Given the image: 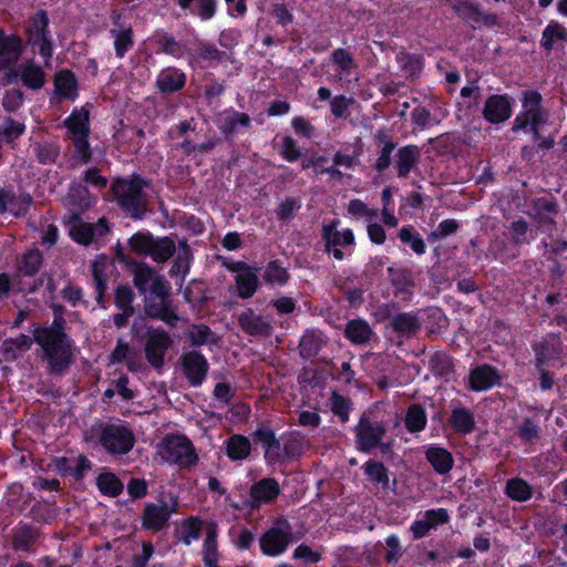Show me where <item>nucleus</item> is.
Segmentation results:
<instances>
[{
    "label": "nucleus",
    "instance_id": "nucleus-1",
    "mask_svg": "<svg viewBox=\"0 0 567 567\" xmlns=\"http://www.w3.org/2000/svg\"><path fill=\"white\" fill-rule=\"evenodd\" d=\"M33 337L52 371L61 372L70 365L73 355L72 346L60 326L37 328Z\"/></svg>",
    "mask_w": 567,
    "mask_h": 567
},
{
    "label": "nucleus",
    "instance_id": "nucleus-2",
    "mask_svg": "<svg viewBox=\"0 0 567 567\" xmlns=\"http://www.w3.org/2000/svg\"><path fill=\"white\" fill-rule=\"evenodd\" d=\"M156 454L168 464L181 468L194 467L198 455L192 441L185 435L167 434L156 446Z\"/></svg>",
    "mask_w": 567,
    "mask_h": 567
},
{
    "label": "nucleus",
    "instance_id": "nucleus-3",
    "mask_svg": "<svg viewBox=\"0 0 567 567\" xmlns=\"http://www.w3.org/2000/svg\"><path fill=\"white\" fill-rule=\"evenodd\" d=\"M299 537H295L290 523L285 517L277 518L259 538L260 550L269 557H277L286 553L289 545Z\"/></svg>",
    "mask_w": 567,
    "mask_h": 567
},
{
    "label": "nucleus",
    "instance_id": "nucleus-4",
    "mask_svg": "<svg viewBox=\"0 0 567 567\" xmlns=\"http://www.w3.org/2000/svg\"><path fill=\"white\" fill-rule=\"evenodd\" d=\"M128 245L133 252L150 256L155 262L167 261L175 252V243L169 237H153L150 234L133 235Z\"/></svg>",
    "mask_w": 567,
    "mask_h": 567
},
{
    "label": "nucleus",
    "instance_id": "nucleus-5",
    "mask_svg": "<svg viewBox=\"0 0 567 567\" xmlns=\"http://www.w3.org/2000/svg\"><path fill=\"white\" fill-rule=\"evenodd\" d=\"M386 432V424L372 414H363L355 427L357 446L360 451L369 453L380 447L383 453L390 450V444L382 443Z\"/></svg>",
    "mask_w": 567,
    "mask_h": 567
},
{
    "label": "nucleus",
    "instance_id": "nucleus-6",
    "mask_svg": "<svg viewBox=\"0 0 567 567\" xmlns=\"http://www.w3.org/2000/svg\"><path fill=\"white\" fill-rule=\"evenodd\" d=\"M146 183L143 179L134 177L132 179L117 181L113 184L112 190L121 207L134 217H137L146 204L143 192Z\"/></svg>",
    "mask_w": 567,
    "mask_h": 567
},
{
    "label": "nucleus",
    "instance_id": "nucleus-7",
    "mask_svg": "<svg viewBox=\"0 0 567 567\" xmlns=\"http://www.w3.org/2000/svg\"><path fill=\"white\" fill-rule=\"evenodd\" d=\"M65 126L75 147L76 157L81 163H87L91 158L90 146L87 142L89 111L84 107L74 110L65 120Z\"/></svg>",
    "mask_w": 567,
    "mask_h": 567
},
{
    "label": "nucleus",
    "instance_id": "nucleus-8",
    "mask_svg": "<svg viewBox=\"0 0 567 567\" xmlns=\"http://www.w3.org/2000/svg\"><path fill=\"white\" fill-rule=\"evenodd\" d=\"M169 284L161 290H155L144 297L145 312L151 318L159 319L166 324L176 326L179 317L176 315V307L169 296Z\"/></svg>",
    "mask_w": 567,
    "mask_h": 567
},
{
    "label": "nucleus",
    "instance_id": "nucleus-9",
    "mask_svg": "<svg viewBox=\"0 0 567 567\" xmlns=\"http://www.w3.org/2000/svg\"><path fill=\"white\" fill-rule=\"evenodd\" d=\"M542 96L534 91L526 92L523 101V110L516 116L513 131L524 130L530 125L535 138L539 137V126L545 123V113L540 107Z\"/></svg>",
    "mask_w": 567,
    "mask_h": 567
},
{
    "label": "nucleus",
    "instance_id": "nucleus-10",
    "mask_svg": "<svg viewBox=\"0 0 567 567\" xmlns=\"http://www.w3.org/2000/svg\"><path fill=\"white\" fill-rule=\"evenodd\" d=\"M100 442L110 454L122 455L133 449L135 436L128 427L111 424L102 430Z\"/></svg>",
    "mask_w": 567,
    "mask_h": 567
},
{
    "label": "nucleus",
    "instance_id": "nucleus-11",
    "mask_svg": "<svg viewBox=\"0 0 567 567\" xmlns=\"http://www.w3.org/2000/svg\"><path fill=\"white\" fill-rule=\"evenodd\" d=\"M178 499L171 495L168 501L161 499L158 503H148L143 513V526L147 529L158 532L163 529L171 515L177 512Z\"/></svg>",
    "mask_w": 567,
    "mask_h": 567
},
{
    "label": "nucleus",
    "instance_id": "nucleus-12",
    "mask_svg": "<svg viewBox=\"0 0 567 567\" xmlns=\"http://www.w3.org/2000/svg\"><path fill=\"white\" fill-rule=\"evenodd\" d=\"M172 346V338L163 329L150 330L146 336L145 357L154 368L164 364L166 351Z\"/></svg>",
    "mask_w": 567,
    "mask_h": 567
},
{
    "label": "nucleus",
    "instance_id": "nucleus-13",
    "mask_svg": "<svg viewBox=\"0 0 567 567\" xmlns=\"http://www.w3.org/2000/svg\"><path fill=\"white\" fill-rule=\"evenodd\" d=\"M133 282L144 297L168 285L151 266L145 262L133 265Z\"/></svg>",
    "mask_w": 567,
    "mask_h": 567
},
{
    "label": "nucleus",
    "instance_id": "nucleus-14",
    "mask_svg": "<svg viewBox=\"0 0 567 567\" xmlns=\"http://www.w3.org/2000/svg\"><path fill=\"white\" fill-rule=\"evenodd\" d=\"M280 493V486L274 478H262L250 487L248 506L259 508L265 504L272 503Z\"/></svg>",
    "mask_w": 567,
    "mask_h": 567
},
{
    "label": "nucleus",
    "instance_id": "nucleus-15",
    "mask_svg": "<svg viewBox=\"0 0 567 567\" xmlns=\"http://www.w3.org/2000/svg\"><path fill=\"white\" fill-rule=\"evenodd\" d=\"M183 371L194 386L200 385L208 371V362L198 352L192 351L182 357Z\"/></svg>",
    "mask_w": 567,
    "mask_h": 567
},
{
    "label": "nucleus",
    "instance_id": "nucleus-16",
    "mask_svg": "<svg viewBox=\"0 0 567 567\" xmlns=\"http://www.w3.org/2000/svg\"><path fill=\"white\" fill-rule=\"evenodd\" d=\"M69 233L78 243L87 245L96 237H101L107 233V226L104 218L100 219L95 225L75 219L71 223Z\"/></svg>",
    "mask_w": 567,
    "mask_h": 567
},
{
    "label": "nucleus",
    "instance_id": "nucleus-17",
    "mask_svg": "<svg viewBox=\"0 0 567 567\" xmlns=\"http://www.w3.org/2000/svg\"><path fill=\"white\" fill-rule=\"evenodd\" d=\"M239 327L250 336L268 337L271 334V323L251 309H246L238 316Z\"/></svg>",
    "mask_w": 567,
    "mask_h": 567
},
{
    "label": "nucleus",
    "instance_id": "nucleus-18",
    "mask_svg": "<svg viewBox=\"0 0 567 567\" xmlns=\"http://www.w3.org/2000/svg\"><path fill=\"white\" fill-rule=\"evenodd\" d=\"M512 114V106L504 95L489 96L484 105L483 115L486 121L493 124L505 122Z\"/></svg>",
    "mask_w": 567,
    "mask_h": 567
},
{
    "label": "nucleus",
    "instance_id": "nucleus-19",
    "mask_svg": "<svg viewBox=\"0 0 567 567\" xmlns=\"http://www.w3.org/2000/svg\"><path fill=\"white\" fill-rule=\"evenodd\" d=\"M233 270L237 272L235 281L238 296L243 299L250 298L258 287L256 270L241 262L237 264Z\"/></svg>",
    "mask_w": 567,
    "mask_h": 567
},
{
    "label": "nucleus",
    "instance_id": "nucleus-20",
    "mask_svg": "<svg viewBox=\"0 0 567 567\" xmlns=\"http://www.w3.org/2000/svg\"><path fill=\"white\" fill-rule=\"evenodd\" d=\"M567 43V29L557 23L550 22L542 33L540 44L546 52L564 51Z\"/></svg>",
    "mask_w": 567,
    "mask_h": 567
},
{
    "label": "nucleus",
    "instance_id": "nucleus-21",
    "mask_svg": "<svg viewBox=\"0 0 567 567\" xmlns=\"http://www.w3.org/2000/svg\"><path fill=\"white\" fill-rule=\"evenodd\" d=\"M331 62L336 69V78L339 82L348 81V78L358 70V63L353 55L342 48L332 51Z\"/></svg>",
    "mask_w": 567,
    "mask_h": 567
},
{
    "label": "nucleus",
    "instance_id": "nucleus-22",
    "mask_svg": "<svg viewBox=\"0 0 567 567\" xmlns=\"http://www.w3.org/2000/svg\"><path fill=\"white\" fill-rule=\"evenodd\" d=\"M468 382L473 391H486L499 383V375L489 365H482L471 371Z\"/></svg>",
    "mask_w": 567,
    "mask_h": 567
},
{
    "label": "nucleus",
    "instance_id": "nucleus-23",
    "mask_svg": "<svg viewBox=\"0 0 567 567\" xmlns=\"http://www.w3.org/2000/svg\"><path fill=\"white\" fill-rule=\"evenodd\" d=\"M425 458L433 470L441 474H447L454 465L453 455L444 447L430 445L425 450Z\"/></svg>",
    "mask_w": 567,
    "mask_h": 567
},
{
    "label": "nucleus",
    "instance_id": "nucleus-24",
    "mask_svg": "<svg viewBox=\"0 0 567 567\" xmlns=\"http://www.w3.org/2000/svg\"><path fill=\"white\" fill-rule=\"evenodd\" d=\"M31 204V197L27 194L16 196L12 192L0 190V214L10 212L14 216L24 214Z\"/></svg>",
    "mask_w": 567,
    "mask_h": 567
},
{
    "label": "nucleus",
    "instance_id": "nucleus-25",
    "mask_svg": "<svg viewBox=\"0 0 567 567\" xmlns=\"http://www.w3.org/2000/svg\"><path fill=\"white\" fill-rule=\"evenodd\" d=\"M420 159V150L414 145H406L396 153V169L400 178H405Z\"/></svg>",
    "mask_w": 567,
    "mask_h": 567
},
{
    "label": "nucleus",
    "instance_id": "nucleus-26",
    "mask_svg": "<svg viewBox=\"0 0 567 567\" xmlns=\"http://www.w3.org/2000/svg\"><path fill=\"white\" fill-rule=\"evenodd\" d=\"M336 221L331 225H327L323 227V236L327 243V249H331L332 247H344L349 245H353L354 235L351 229L347 228L343 230H338L336 228Z\"/></svg>",
    "mask_w": 567,
    "mask_h": 567
},
{
    "label": "nucleus",
    "instance_id": "nucleus-27",
    "mask_svg": "<svg viewBox=\"0 0 567 567\" xmlns=\"http://www.w3.org/2000/svg\"><path fill=\"white\" fill-rule=\"evenodd\" d=\"M185 81L186 75L183 72L174 68H168L158 74L156 84L162 92H174L182 89Z\"/></svg>",
    "mask_w": 567,
    "mask_h": 567
},
{
    "label": "nucleus",
    "instance_id": "nucleus-28",
    "mask_svg": "<svg viewBox=\"0 0 567 567\" xmlns=\"http://www.w3.org/2000/svg\"><path fill=\"white\" fill-rule=\"evenodd\" d=\"M450 423L454 431L461 434H468L475 427L473 413L463 406H456L452 410Z\"/></svg>",
    "mask_w": 567,
    "mask_h": 567
},
{
    "label": "nucleus",
    "instance_id": "nucleus-29",
    "mask_svg": "<svg viewBox=\"0 0 567 567\" xmlns=\"http://www.w3.org/2000/svg\"><path fill=\"white\" fill-rule=\"evenodd\" d=\"M250 117L246 113L227 110L218 114L217 124L221 132L229 134L236 131L238 125L248 126Z\"/></svg>",
    "mask_w": 567,
    "mask_h": 567
},
{
    "label": "nucleus",
    "instance_id": "nucleus-30",
    "mask_svg": "<svg viewBox=\"0 0 567 567\" xmlns=\"http://www.w3.org/2000/svg\"><path fill=\"white\" fill-rule=\"evenodd\" d=\"M110 33L113 37V45L115 54L122 59L125 53L133 47V31L131 27H118L111 29Z\"/></svg>",
    "mask_w": 567,
    "mask_h": 567
},
{
    "label": "nucleus",
    "instance_id": "nucleus-31",
    "mask_svg": "<svg viewBox=\"0 0 567 567\" xmlns=\"http://www.w3.org/2000/svg\"><path fill=\"white\" fill-rule=\"evenodd\" d=\"M251 450L250 441L243 435H233L226 441V452L233 461L245 460Z\"/></svg>",
    "mask_w": 567,
    "mask_h": 567
},
{
    "label": "nucleus",
    "instance_id": "nucleus-32",
    "mask_svg": "<svg viewBox=\"0 0 567 567\" xmlns=\"http://www.w3.org/2000/svg\"><path fill=\"white\" fill-rule=\"evenodd\" d=\"M22 83L32 90H39L44 84V72L33 62H28L20 68Z\"/></svg>",
    "mask_w": 567,
    "mask_h": 567
},
{
    "label": "nucleus",
    "instance_id": "nucleus-33",
    "mask_svg": "<svg viewBox=\"0 0 567 567\" xmlns=\"http://www.w3.org/2000/svg\"><path fill=\"white\" fill-rule=\"evenodd\" d=\"M55 92L61 99L74 100L78 94L76 81L69 71H62L55 76Z\"/></svg>",
    "mask_w": 567,
    "mask_h": 567
},
{
    "label": "nucleus",
    "instance_id": "nucleus-34",
    "mask_svg": "<svg viewBox=\"0 0 567 567\" xmlns=\"http://www.w3.org/2000/svg\"><path fill=\"white\" fill-rule=\"evenodd\" d=\"M20 53V41L13 37H4L0 32V66L16 61Z\"/></svg>",
    "mask_w": 567,
    "mask_h": 567
},
{
    "label": "nucleus",
    "instance_id": "nucleus-35",
    "mask_svg": "<svg viewBox=\"0 0 567 567\" xmlns=\"http://www.w3.org/2000/svg\"><path fill=\"white\" fill-rule=\"evenodd\" d=\"M217 529L210 524L206 530L204 542L203 560L207 567H217Z\"/></svg>",
    "mask_w": 567,
    "mask_h": 567
},
{
    "label": "nucleus",
    "instance_id": "nucleus-36",
    "mask_svg": "<svg viewBox=\"0 0 567 567\" xmlns=\"http://www.w3.org/2000/svg\"><path fill=\"white\" fill-rule=\"evenodd\" d=\"M346 336L354 343H364L370 340L372 330L363 320H351L346 327Z\"/></svg>",
    "mask_w": 567,
    "mask_h": 567
},
{
    "label": "nucleus",
    "instance_id": "nucleus-37",
    "mask_svg": "<svg viewBox=\"0 0 567 567\" xmlns=\"http://www.w3.org/2000/svg\"><path fill=\"white\" fill-rule=\"evenodd\" d=\"M34 27L37 28V37L39 38V52L44 59L49 60L52 54V48L50 41L45 38L48 19L44 12L37 14Z\"/></svg>",
    "mask_w": 567,
    "mask_h": 567
},
{
    "label": "nucleus",
    "instance_id": "nucleus-38",
    "mask_svg": "<svg viewBox=\"0 0 567 567\" xmlns=\"http://www.w3.org/2000/svg\"><path fill=\"white\" fill-rule=\"evenodd\" d=\"M506 495L517 502H526L532 497V487L522 478H512L505 488Z\"/></svg>",
    "mask_w": 567,
    "mask_h": 567
},
{
    "label": "nucleus",
    "instance_id": "nucleus-39",
    "mask_svg": "<svg viewBox=\"0 0 567 567\" xmlns=\"http://www.w3.org/2000/svg\"><path fill=\"white\" fill-rule=\"evenodd\" d=\"M25 131L23 123L17 122L13 118H6L0 124V143H12L16 138L21 136Z\"/></svg>",
    "mask_w": 567,
    "mask_h": 567
},
{
    "label": "nucleus",
    "instance_id": "nucleus-40",
    "mask_svg": "<svg viewBox=\"0 0 567 567\" xmlns=\"http://www.w3.org/2000/svg\"><path fill=\"white\" fill-rule=\"evenodd\" d=\"M393 329L401 333H414L420 329L416 316L412 313H400L392 319Z\"/></svg>",
    "mask_w": 567,
    "mask_h": 567
},
{
    "label": "nucleus",
    "instance_id": "nucleus-41",
    "mask_svg": "<svg viewBox=\"0 0 567 567\" xmlns=\"http://www.w3.org/2000/svg\"><path fill=\"white\" fill-rule=\"evenodd\" d=\"M97 487L101 493L109 496H117L123 491V484L111 473H103L97 477Z\"/></svg>",
    "mask_w": 567,
    "mask_h": 567
},
{
    "label": "nucleus",
    "instance_id": "nucleus-42",
    "mask_svg": "<svg viewBox=\"0 0 567 567\" xmlns=\"http://www.w3.org/2000/svg\"><path fill=\"white\" fill-rule=\"evenodd\" d=\"M364 473L372 483L381 484L384 487L389 485L388 470L382 463L368 461L364 464Z\"/></svg>",
    "mask_w": 567,
    "mask_h": 567
},
{
    "label": "nucleus",
    "instance_id": "nucleus-43",
    "mask_svg": "<svg viewBox=\"0 0 567 567\" xmlns=\"http://www.w3.org/2000/svg\"><path fill=\"white\" fill-rule=\"evenodd\" d=\"M426 425V414L423 408L413 405L408 410L405 426L410 432H420Z\"/></svg>",
    "mask_w": 567,
    "mask_h": 567
},
{
    "label": "nucleus",
    "instance_id": "nucleus-44",
    "mask_svg": "<svg viewBox=\"0 0 567 567\" xmlns=\"http://www.w3.org/2000/svg\"><path fill=\"white\" fill-rule=\"evenodd\" d=\"M34 337L19 334L16 338L4 340L2 347L6 353H11V358L17 357V352H23L31 348Z\"/></svg>",
    "mask_w": 567,
    "mask_h": 567
},
{
    "label": "nucleus",
    "instance_id": "nucleus-45",
    "mask_svg": "<svg viewBox=\"0 0 567 567\" xmlns=\"http://www.w3.org/2000/svg\"><path fill=\"white\" fill-rule=\"evenodd\" d=\"M42 262V255L39 250H30L24 254L19 261L18 270L27 276H32L35 274Z\"/></svg>",
    "mask_w": 567,
    "mask_h": 567
},
{
    "label": "nucleus",
    "instance_id": "nucleus-46",
    "mask_svg": "<svg viewBox=\"0 0 567 567\" xmlns=\"http://www.w3.org/2000/svg\"><path fill=\"white\" fill-rule=\"evenodd\" d=\"M288 272L278 261H271L265 269L264 278L271 285L282 286L288 280Z\"/></svg>",
    "mask_w": 567,
    "mask_h": 567
},
{
    "label": "nucleus",
    "instance_id": "nucleus-47",
    "mask_svg": "<svg viewBox=\"0 0 567 567\" xmlns=\"http://www.w3.org/2000/svg\"><path fill=\"white\" fill-rule=\"evenodd\" d=\"M34 152L40 163L51 164L55 162L60 147L56 143L44 142L37 144Z\"/></svg>",
    "mask_w": 567,
    "mask_h": 567
},
{
    "label": "nucleus",
    "instance_id": "nucleus-48",
    "mask_svg": "<svg viewBox=\"0 0 567 567\" xmlns=\"http://www.w3.org/2000/svg\"><path fill=\"white\" fill-rule=\"evenodd\" d=\"M398 61L406 76L417 75L423 68L422 60L416 55L401 53L398 55Z\"/></svg>",
    "mask_w": 567,
    "mask_h": 567
},
{
    "label": "nucleus",
    "instance_id": "nucleus-49",
    "mask_svg": "<svg viewBox=\"0 0 567 567\" xmlns=\"http://www.w3.org/2000/svg\"><path fill=\"white\" fill-rule=\"evenodd\" d=\"M347 212L353 218H365L371 221L377 216V210L371 209L360 199H352L347 205Z\"/></svg>",
    "mask_w": 567,
    "mask_h": 567
},
{
    "label": "nucleus",
    "instance_id": "nucleus-50",
    "mask_svg": "<svg viewBox=\"0 0 567 567\" xmlns=\"http://www.w3.org/2000/svg\"><path fill=\"white\" fill-rule=\"evenodd\" d=\"M202 522L198 518L190 517L183 524V537L182 540L185 545H190L192 542L196 540L200 536Z\"/></svg>",
    "mask_w": 567,
    "mask_h": 567
},
{
    "label": "nucleus",
    "instance_id": "nucleus-51",
    "mask_svg": "<svg viewBox=\"0 0 567 567\" xmlns=\"http://www.w3.org/2000/svg\"><path fill=\"white\" fill-rule=\"evenodd\" d=\"M400 239L411 246L412 250L419 255L425 252V244L423 239L412 231L409 227H403L399 234Z\"/></svg>",
    "mask_w": 567,
    "mask_h": 567
},
{
    "label": "nucleus",
    "instance_id": "nucleus-52",
    "mask_svg": "<svg viewBox=\"0 0 567 567\" xmlns=\"http://www.w3.org/2000/svg\"><path fill=\"white\" fill-rule=\"evenodd\" d=\"M330 402L333 413L338 415L342 422L348 421L350 409L349 401L337 392H333L330 398Z\"/></svg>",
    "mask_w": 567,
    "mask_h": 567
},
{
    "label": "nucleus",
    "instance_id": "nucleus-53",
    "mask_svg": "<svg viewBox=\"0 0 567 567\" xmlns=\"http://www.w3.org/2000/svg\"><path fill=\"white\" fill-rule=\"evenodd\" d=\"M189 338L193 344L202 346L214 341L213 332L207 326H193L189 331Z\"/></svg>",
    "mask_w": 567,
    "mask_h": 567
},
{
    "label": "nucleus",
    "instance_id": "nucleus-54",
    "mask_svg": "<svg viewBox=\"0 0 567 567\" xmlns=\"http://www.w3.org/2000/svg\"><path fill=\"white\" fill-rule=\"evenodd\" d=\"M354 102V99L351 96L337 95L331 100V113L338 118L344 117L349 106Z\"/></svg>",
    "mask_w": 567,
    "mask_h": 567
},
{
    "label": "nucleus",
    "instance_id": "nucleus-55",
    "mask_svg": "<svg viewBox=\"0 0 567 567\" xmlns=\"http://www.w3.org/2000/svg\"><path fill=\"white\" fill-rule=\"evenodd\" d=\"M34 538V533L28 527L19 528L13 536V548L16 550H28L31 542Z\"/></svg>",
    "mask_w": 567,
    "mask_h": 567
},
{
    "label": "nucleus",
    "instance_id": "nucleus-56",
    "mask_svg": "<svg viewBox=\"0 0 567 567\" xmlns=\"http://www.w3.org/2000/svg\"><path fill=\"white\" fill-rule=\"evenodd\" d=\"M190 250L186 244H181L178 255L172 268L173 272L185 275L188 270Z\"/></svg>",
    "mask_w": 567,
    "mask_h": 567
},
{
    "label": "nucleus",
    "instance_id": "nucleus-57",
    "mask_svg": "<svg viewBox=\"0 0 567 567\" xmlns=\"http://www.w3.org/2000/svg\"><path fill=\"white\" fill-rule=\"evenodd\" d=\"M280 154L288 162H296L301 157V151L290 136L284 137Z\"/></svg>",
    "mask_w": 567,
    "mask_h": 567
},
{
    "label": "nucleus",
    "instance_id": "nucleus-58",
    "mask_svg": "<svg viewBox=\"0 0 567 567\" xmlns=\"http://www.w3.org/2000/svg\"><path fill=\"white\" fill-rule=\"evenodd\" d=\"M295 559L306 560L308 563L316 564L321 560V554L313 550L306 544L297 546L292 553Z\"/></svg>",
    "mask_w": 567,
    "mask_h": 567
},
{
    "label": "nucleus",
    "instance_id": "nucleus-59",
    "mask_svg": "<svg viewBox=\"0 0 567 567\" xmlns=\"http://www.w3.org/2000/svg\"><path fill=\"white\" fill-rule=\"evenodd\" d=\"M321 348V341L313 333L305 334L300 341L301 353L307 357L315 355Z\"/></svg>",
    "mask_w": 567,
    "mask_h": 567
},
{
    "label": "nucleus",
    "instance_id": "nucleus-60",
    "mask_svg": "<svg viewBox=\"0 0 567 567\" xmlns=\"http://www.w3.org/2000/svg\"><path fill=\"white\" fill-rule=\"evenodd\" d=\"M458 228V224L454 219H445L437 228L430 235L431 239L440 240L442 238L447 237L449 235L455 233Z\"/></svg>",
    "mask_w": 567,
    "mask_h": 567
},
{
    "label": "nucleus",
    "instance_id": "nucleus-61",
    "mask_svg": "<svg viewBox=\"0 0 567 567\" xmlns=\"http://www.w3.org/2000/svg\"><path fill=\"white\" fill-rule=\"evenodd\" d=\"M133 292L127 286H121L115 291V305L118 309L134 310L131 306Z\"/></svg>",
    "mask_w": 567,
    "mask_h": 567
},
{
    "label": "nucleus",
    "instance_id": "nucleus-62",
    "mask_svg": "<svg viewBox=\"0 0 567 567\" xmlns=\"http://www.w3.org/2000/svg\"><path fill=\"white\" fill-rule=\"evenodd\" d=\"M423 516L427 520L431 529L447 523L450 518L446 509L444 508L426 511Z\"/></svg>",
    "mask_w": 567,
    "mask_h": 567
},
{
    "label": "nucleus",
    "instance_id": "nucleus-63",
    "mask_svg": "<svg viewBox=\"0 0 567 567\" xmlns=\"http://www.w3.org/2000/svg\"><path fill=\"white\" fill-rule=\"evenodd\" d=\"M395 145L392 142H386L381 152L380 155L375 162L374 168L379 172H383L391 164V153L393 152Z\"/></svg>",
    "mask_w": 567,
    "mask_h": 567
},
{
    "label": "nucleus",
    "instance_id": "nucleus-64",
    "mask_svg": "<svg viewBox=\"0 0 567 567\" xmlns=\"http://www.w3.org/2000/svg\"><path fill=\"white\" fill-rule=\"evenodd\" d=\"M22 102H23L22 92L20 90H11L6 93L3 101H2V105L7 111L13 112L18 107H20Z\"/></svg>",
    "mask_w": 567,
    "mask_h": 567
}]
</instances>
